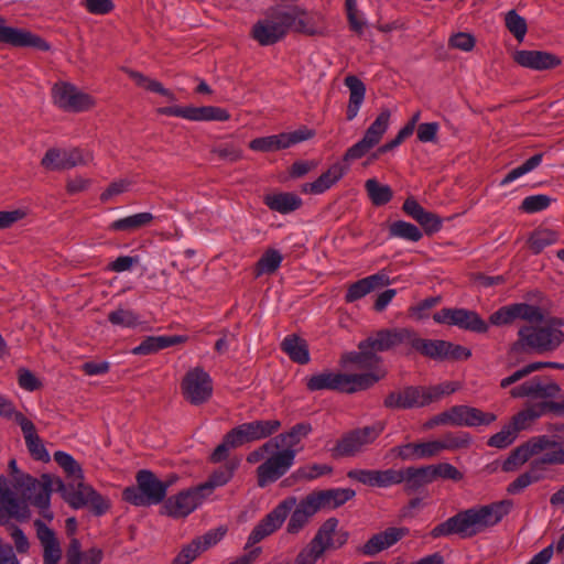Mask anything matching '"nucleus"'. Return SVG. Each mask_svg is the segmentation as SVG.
Segmentation results:
<instances>
[{
  "instance_id": "f704fd0d",
  "label": "nucleus",
  "mask_w": 564,
  "mask_h": 564,
  "mask_svg": "<svg viewBox=\"0 0 564 564\" xmlns=\"http://www.w3.org/2000/svg\"><path fill=\"white\" fill-rule=\"evenodd\" d=\"M409 345L424 357L436 361H445L447 340L443 339H424L411 329Z\"/></svg>"
},
{
  "instance_id": "603ef678",
  "label": "nucleus",
  "mask_w": 564,
  "mask_h": 564,
  "mask_svg": "<svg viewBox=\"0 0 564 564\" xmlns=\"http://www.w3.org/2000/svg\"><path fill=\"white\" fill-rule=\"evenodd\" d=\"M543 416L542 408L540 402L529 404L523 410L518 412L512 416L510 425L514 426L517 433L520 431L527 430L538 419Z\"/></svg>"
},
{
  "instance_id": "f03ea898",
  "label": "nucleus",
  "mask_w": 564,
  "mask_h": 564,
  "mask_svg": "<svg viewBox=\"0 0 564 564\" xmlns=\"http://www.w3.org/2000/svg\"><path fill=\"white\" fill-rule=\"evenodd\" d=\"M564 319L553 317L543 326L524 325L518 330V339L510 354H544L556 350L564 341Z\"/></svg>"
},
{
  "instance_id": "6e6d98bb",
  "label": "nucleus",
  "mask_w": 564,
  "mask_h": 564,
  "mask_svg": "<svg viewBox=\"0 0 564 564\" xmlns=\"http://www.w3.org/2000/svg\"><path fill=\"white\" fill-rule=\"evenodd\" d=\"M126 73L128 74V76L134 80V83L139 86V87H142L149 91H152V93H156V94H160L162 96H165L170 99H174V95L166 88L163 87V85L155 80V79H152V78H149L147 77L145 75H143L142 73L140 72H137V70H132V69H127Z\"/></svg>"
},
{
  "instance_id": "58836bf2",
  "label": "nucleus",
  "mask_w": 564,
  "mask_h": 564,
  "mask_svg": "<svg viewBox=\"0 0 564 564\" xmlns=\"http://www.w3.org/2000/svg\"><path fill=\"white\" fill-rule=\"evenodd\" d=\"M263 203L271 210L290 214L302 206V199L294 193H272L263 196Z\"/></svg>"
},
{
  "instance_id": "393cba45",
  "label": "nucleus",
  "mask_w": 564,
  "mask_h": 564,
  "mask_svg": "<svg viewBox=\"0 0 564 564\" xmlns=\"http://www.w3.org/2000/svg\"><path fill=\"white\" fill-rule=\"evenodd\" d=\"M37 539L43 547V564H58L62 558V549L54 531L42 520H35Z\"/></svg>"
},
{
  "instance_id": "69168bd1",
  "label": "nucleus",
  "mask_w": 564,
  "mask_h": 564,
  "mask_svg": "<svg viewBox=\"0 0 564 564\" xmlns=\"http://www.w3.org/2000/svg\"><path fill=\"white\" fill-rule=\"evenodd\" d=\"M108 321L116 326L134 327L139 324V316L132 310L119 307L108 314Z\"/></svg>"
},
{
  "instance_id": "864d4df0",
  "label": "nucleus",
  "mask_w": 564,
  "mask_h": 564,
  "mask_svg": "<svg viewBox=\"0 0 564 564\" xmlns=\"http://www.w3.org/2000/svg\"><path fill=\"white\" fill-rule=\"evenodd\" d=\"M365 189L370 202L375 206H383L388 204L392 197L393 192L387 184L379 183L376 178H369L365 182Z\"/></svg>"
},
{
  "instance_id": "c756f323",
  "label": "nucleus",
  "mask_w": 564,
  "mask_h": 564,
  "mask_svg": "<svg viewBox=\"0 0 564 564\" xmlns=\"http://www.w3.org/2000/svg\"><path fill=\"white\" fill-rule=\"evenodd\" d=\"M292 510L286 525V531L291 534L299 533L310 522L311 518L319 511L311 495L299 502L296 501Z\"/></svg>"
},
{
  "instance_id": "49530a36",
  "label": "nucleus",
  "mask_w": 564,
  "mask_h": 564,
  "mask_svg": "<svg viewBox=\"0 0 564 564\" xmlns=\"http://www.w3.org/2000/svg\"><path fill=\"white\" fill-rule=\"evenodd\" d=\"M402 474V482H404L405 490L414 492L425 485L433 482L430 466L422 467H408L400 469Z\"/></svg>"
},
{
  "instance_id": "7c9ffc66",
  "label": "nucleus",
  "mask_w": 564,
  "mask_h": 564,
  "mask_svg": "<svg viewBox=\"0 0 564 564\" xmlns=\"http://www.w3.org/2000/svg\"><path fill=\"white\" fill-rule=\"evenodd\" d=\"M364 345H366V339L358 344V351L345 352L340 358V365L343 367L355 365L358 369L379 370L378 365L381 362V357L370 346Z\"/></svg>"
},
{
  "instance_id": "13d9d810",
  "label": "nucleus",
  "mask_w": 564,
  "mask_h": 564,
  "mask_svg": "<svg viewBox=\"0 0 564 564\" xmlns=\"http://www.w3.org/2000/svg\"><path fill=\"white\" fill-rule=\"evenodd\" d=\"M543 159L542 153L534 154L530 159H528L523 164L512 169L510 172L506 174V176L500 181V186H507L510 183L514 182L519 177L528 174L529 172L536 169Z\"/></svg>"
},
{
  "instance_id": "bf43d9fd",
  "label": "nucleus",
  "mask_w": 564,
  "mask_h": 564,
  "mask_svg": "<svg viewBox=\"0 0 564 564\" xmlns=\"http://www.w3.org/2000/svg\"><path fill=\"white\" fill-rule=\"evenodd\" d=\"M557 234L551 229L535 230L529 238V247L533 253H540L544 248L557 241Z\"/></svg>"
},
{
  "instance_id": "9b49d317",
  "label": "nucleus",
  "mask_w": 564,
  "mask_h": 564,
  "mask_svg": "<svg viewBox=\"0 0 564 564\" xmlns=\"http://www.w3.org/2000/svg\"><path fill=\"white\" fill-rule=\"evenodd\" d=\"M91 160L93 155L89 152H84L78 148H52L46 151L41 164L44 169L50 171H64L79 165H86Z\"/></svg>"
},
{
  "instance_id": "412c9836",
  "label": "nucleus",
  "mask_w": 564,
  "mask_h": 564,
  "mask_svg": "<svg viewBox=\"0 0 564 564\" xmlns=\"http://www.w3.org/2000/svg\"><path fill=\"white\" fill-rule=\"evenodd\" d=\"M411 328L381 329L366 339V347L370 346L373 351L382 352L401 345H409Z\"/></svg>"
},
{
  "instance_id": "9d476101",
  "label": "nucleus",
  "mask_w": 564,
  "mask_h": 564,
  "mask_svg": "<svg viewBox=\"0 0 564 564\" xmlns=\"http://www.w3.org/2000/svg\"><path fill=\"white\" fill-rule=\"evenodd\" d=\"M437 324L457 326L460 329L478 334L488 330V324L475 311L466 308H442L433 315Z\"/></svg>"
},
{
  "instance_id": "e2e57ef3",
  "label": "nucleus",
  "mask_w": 564,
  "mask_h": 564,
  "mask_svg": "<svg viewBox=\"0 0 564 564\" xmlns=\"http://www.w3.org/2000/svg\"><path fill=\"white\" fill-rule=\"evenodd\" d=\"M505 23L508 31L518 40L522 41L527 34L528 26L525 19L517 13L516 10H510L506 13Z\"/></svg>"
},
{
  "instance_id": "2f4dec72",
  "label": "nucleus",
  "mask_w": 564,
  "mask_h": 564,
  "mask_svg": "<svg viewBox=\"0 0 564 564\" xmlns=\"http://www.w3.org/2000/svg\"><path fill=\"white\" fill-rule=\"evenodd\" d=\"M54 490V478L48 474L41 475V485L35 491H32L25 498L30 502L40 509L41 514L47 521L53 519V512L50 509L51 496Z\"/></svg>"
},
{
  "instance_id": "e433bc0d",
  "label": "nucleus",
  "mask_w": 564,
  "mask_h": 564,
  "mask_svg": "<svg viewBox=\"0 0 564 564\" xmlns=\"http://www.w3.org/2000/svg\"><path fill=\"white\" fill-rule=\"evenodd\" d=\"M286 12L293 13L296 17L295 24L292 26L296 32L307 35H323L325 33V28L322 23L323 18L319 13H307L296 7L286 10Z\"/></svg>"
},
{
  "instance_id": "bb28decb",
  "label": "nucleus",
  "mask_w": 564,
  "mask_h": 564,
  "mask_svg": "<svg viewBox=\"0 0 564 564\" xmlns=\"http://www.w3.org/2000/svg\"><path fill=\"white\" fill-rule=\"evenodd\" d=\"M348 167L341 163H334L329 169L321 174L314 182L304 183L301 192L304 194L319 195L333 187L347 173Z\"/></svg>"
},
{
  "instance_id": "79ce46f5",
  "label": "nucleus",
  "mask_w": 564,
  "mask_h": 564,
  "mask_svg": "<svg viewBox=\"0 0 564 564\" xmlns=\"http://www.w3.org/2000/svg\"><path fill=\"white\" fill-rule=\"evenodd\" d=\"M386 376L384 370H370L365 373H344V392L354 393L366 390Z\"/></svg>"
},
{
  "instance_id": "39448f33",
  "label": "nucleus",
  "mask_w": 564,
  "mask_h": 564,
  "mask_svg": "<svg viewBox=\"0 0 564 564\" xmlns=\"http://www.w3.org/2000/svg\"><path fill=\"white\" fill-rule=\"evenodd\" d=\"M54 485L63 499L74 509L88 507L95 516H102L110 507L107 499L82 480L65 485L59 478H54Z\"/></svg>"
},
{
  "instance_id": "473e14b6",
  "label": "nucleus",
  "mask_w": 564,
  "mask_h": 564,
  "mask_svg": "<svg viewBox=\"0 0 564 564\" xmlns=\"http://www.w3.org/2000/svg\"><path fill=\"white\" fill-rule=\"evenodd\" d=\"M315 501L318 510L336 509L345 505L356 496V491L350 488H332L314 491L310 494Z\"/></svg>"
},
{
  "instance_id": "5701e85b",
  "label": "nucleus",
  "mask_w": 564,
  "mask_h": 564,
  "mask_svg": "<svg viewBox=\"0 0 564 564\" xmlns=\"http://www.w3.org/2000/svg\"><path fill=\"white\" fill-rule=\"evenodd\" d=\"M406 528L391 527L382 532L373 534L360 549L359 551L367 556H373L390 546L394 545L403 536L408 534Z\"/></svg>"
},
{
  "instance_id": "1a4fd4ad",
  "label": "nucleus",
  "mask_w": 564,
  "mask_h": 564,
  "mask_svg": "<svg viewBox=\"0 0 564 564\" xmlns=\"http://www.w3.org/2000/svg\"><path fill=\"white\" fill-rule=\"evenodd\" d=\"M52 95L55 105L64 111L83 112L95 106V99L90 95L68 83L55 84Z\"/></svg>"
},
{
  "instance_id": "cd10ccee",
  "label": "nucleus",
  "mask_w": 564,
  "mask_h": 564,
  "mask_svg": "<svg viewBox=\"0 0 564 564\" xmlns=\"http://www.w3.org/2000/svg\"><path fill=\"white\" fill-rule=\"evenodd\" d=\"M15 420L21 427L30 455L35 460L48 462L50 454L46 451L42 440L37 435L33 422L25 417L23 414H18Z\"/></svg>"
},
{
  "instance_id": "f8f14e48",
  "label": "nucleus",
  "mask_w": 564,
  "mask_h": 564,
  "mask_svg": "<svg viewBox=\"0 0 564 564\" xmlns=\"http://www.w3.org/2000/svg\"><path fill=\"white\" fill-rule=\"evenodd\" d=\"M184 398L194 405L205 403L213 393L210 376L200 367L191 369L182 382Z\"/></svg>"
},
{
  "instance_id": "37998d69",
  "label": "nucleus",
  "mask_w": 564,
  "mask_h": 564,
  "mask_svg": "<svg viewBox=\"0 0 564 564\" xmlns=\"http://www.w3.org/2000/svg\"><path fill=\"white\" fill-rule=\"evenodd\" d=\"M239 464L240 459L238 458L228 462L223 467L216 469L205 482L198 485L206 497L212 495L216 488L228 484L234 477Z\"/></svg>"
},
{
  "instance_id": "c9c22d12",
  "label": "nucleus",
  "mask_w": 564,
  "mask_h": 564,
  "mask_svg": "<svg viewBox=\"0 0 564 564\" xmlns=\"http://www.w3.org/2000/svg\"><path fill=\"white\" fill-rule=\"evenodd\" d=\"M281 426L279 420H259L238 425L246 443L259 441L271 436Z\"/></svg>"
},
{
  "instance_id": "4be33fe9",
  "label": "nucleus",
  "mask_w": 564,
  "mask_h": 564,
  "mask_svg": "<svg viewBox=\"0 0 564 564\" xmlns=\"http://www.w3.org/2000/svg\"><path fill=\"white\" fill-rule=\"evenodd\" d=\"M513 61L522 67L533 70L552 69L561 65V58L545 51L521 50L513 54Z\"/></svg>"
},
{
  "instance_id": "f257e3e1",
  "label": "nucleus",
  "mask_w": 564,
  "mask_h": 564,
  "mask_svg": "<svg viewBox=\"0 0 564 564\" xmlns=\"http://www.w3.org/2000/svg\"><path fill=\"white\" fill-rule=\"evenodd\" d=\"M513 507L511 500H500L488 505H478L462 510L447 520L435 525L430 535L438 539L458 535L460 539H470L487 532L508 516Z\"/></svg>"
},
{
  "instance_id": "72a5a7b5",
  "label": "nucleus",
  "mask_w": 564,
  "mask_h": 564,
  "mask_svg": "<svg viewBox=\"0 0 564 564\" xmlns=\"http://www.w3.org/2000/svg\"><path fill=\"white\" fill-rule=\"evenodd\" d=\"M387 284H389V278L384 273H376L366 276L349 285L345 295V301L347 303H352L362 299L373 290Z\"/></svg>"
},
{
  "instance_id": "f3484780",
  "label": "nucleus",
  "mask_w": 564,
  "mask_h": 564,
  "mask_svg": "<svg viewBox=\"0 0 564 564\" xmlns=\"http://www.w3.org/2000/svg\"><path fill=\"white\" fill-rule=\"evenodd\" d=\"M0 43L15 47H34L43 52L51 50V45L44 39L23 29L7 26L4 19L1 17Z\"/></svg>"
},
{
  "instance_id": "dca6fc26",
  "label": "nucleus",
  "mask_w": 564,
  "mask_h": 564,
  "mask_svg": "<svg viewBox=\"0 0 564 564\" xmlns=\"http://www.w3.org/2000/svg\"><path fill=\"white\" fill-rule=\"evenodd\" d=\"M206 498L199 486L170 497L163 505L164 512L173 518H184L200 506Z\"/></svg>"
},
{
  "instance_id": "a19ab883",
  "label": "nucleus",
  "mask_w": 564,
  "mask_h": 564,
  "mask_svg": "<svg viewBox=\"0 0 564 564\" xmlns=\"http://www.w3.org/2000/svg\"><path fill=\"white\" fill-rule=\"evenodd\" d=\"M312 430L311 423L301 422L292 426L290 431L281 433L272 440L275 441L276 449H296L295 447L310 435Z\"/></svg>"
},
{
  "instance_id": "7ed1b4c3",
  "label": "nucleus",
  "mask_w": 564,
  "mask_h": 564,
  "mask_svg": "<svg viewBox=\"0 0 564 564\" xmlns=\"http://www.w3.org/2000/svg\"><path fill=\"white\" fill-rule=\"evenodd\" d=\"M137 486L127 487L123 492V499L137 507H149L161 503L171 481L160 480L154 473L148 469H141L135 476Z\"/></svg>"
},
{
  "instance_id": "ea45409f",
  "label": "nucleus",
  "mask_w": 564,
  "mask_h": 564,
  "mask_svg": "<svg viewBox=\"0 0 564 564\" xmlns=\"http://www.w3.org/2000/svg\"><path fill=\"white\" fill-rule=\"evenodd\" d=\"M310 391L336 390L344 392V373L323 371L306 378Z\"/></svg>"
},
{
  "instance_id": "a18cd8bd",
  "label": "nucleus",
  "mask_w": 564,
  "mask_h": 564,
  "mask_svg": "<svg viewBox=\"0 0 564 564\" xmlns=\"http://www.w3.org/2000/svg\"><path fill=\"white\" fill-rule=\"evenodd\" d=\"M345 86L349 89L347 120L350 121L356 118L364 102L366 95V86L357 76L354 75H349L345 78Z\"/></svg>"
},
{
  "instance_id": "8fccbe9b",
  "label": "nucleus",
  "mask_w": 564,
  "mask_h": 564,
  "mask_svg": "<svg viewBox=\"0 0 564 564\" xmlns=\"http://www.w3.org/2000/svg\"><path fill=\"white\" fill-rule=\"evenodd\" d=\"M154 216L149 212L133 214L112 221L109 225L111 231H135L140 228L148 227L153 221Z\"/></svg>"
},
{
  "instance_id": "4d7b16f0",
  "label": "nucleus",
  "mask_w": 564,
  "mask_h": 564,
  "mask_svg": "<svg viewBox=\"0 0 564 564\" xmlns=\"http://www.w3.org/2000/svg\"><path fill=\"white\" fill-rule=\"evenodd\" d=\"M389 236L416 242L422 238L421 230L413 224L403 220L394 221L389 227Z\"/></svg>"
},
{
  "instance_id": "a878e982",
  "label": "nucleus",
  "mask_w": 564,
  "mask_h": 564,
  "mask_svg": "<svg viewBox=\"0 0 564 564\" xmlns=\"http://www.w3.org/2000/svg\"><path fill=\"white\" fill-rule=\"evenodd\" d=\"M390 455L401 460H419L434 457L438 452L436 441H429L394 446L390 449Z\"/></svg>"
},
{
  "instance_id": "0eeeda50",
  "label": "nucleus",
  "mask_w": 564,
  "mask_h": 564,
  "mask_svg": "<svg viewBox=\"0 0 564 564\" xmlns=\"http://www.w3.org/2000/svg\"><path fill=\"white\" fill-rule=\"evenodd\" d=\"M296 503V497L290 496L283 499L279 505L273 508L257 525L252 529L248 536L246 547L252 546L264 538L274 533L281 528L288 514Z\"/></svg>"
},
{
  "instance_id": "aec40b11",
  "label": "nucleus",
  "mask_w": 564,
  "mask_h": 564,
  "mask_svg": "<svg viewBox=\"0 0 564 564\" xmlns=\"http://www.w3.org/2000/svg\"><path fill=\"white\" fill-rule=\"evenodd\" d=\"M451 425L476 427L480 425H490L497 420V415L491 412H484L480 409L469 405H454L448 409Z\"/></svg>"
},
{
  "instance_id": "de8ad7c7",
  "label": "nucleus",
  "mask_w": 564,
  "mask_h": 564,
  "mask_svg": "<svg viewBox=\"0 0 564 564\" xmlns=\"http://www.w3.org/2000/svg\"><path fill=\"white\" fill-rule=\"evenodd\" d=\"M435 441L440 454L443 451L456 452L468 449L473 444V436L466 431L447 432Z\"/></svg>"
},
{
  "instance_id": "680f3d73",
  "label": "nucleus",
  "mask_w": 564,
  "mask_h": 564,
  "mask_svg": "<svg viewBox=\"0 0 564 564\" xmlns=\"http://www.w3.org/2000/svg\"><path fill=\"white\" fill-rule=\"evenodd\" d=\"M332 471L333 468L327 464H311L297 468L292 476L297 480H312Z\"/></svg>"
},
{
  "instance_id": "052dcab7",
  "label": "nucleus",
  "mask_w": 564,
  "mask_h": 564,
  "mask_svg": "<svg viewBox=\"0 0 564 564\" xmlns=\"http://www.w3.org/2000/svg\"><path fill=\"white\" fill-rule=\"evenodd\" d=\"M54 460L64 469L67 476L74 480H83V469L72 455L57 451L54 453Z\"/></svg>"
},
{
  "instance_id": "6e6552de",
  "label": "nucleus",
  "mask_w": 564,
  "mask_h": 564,
  "mask_svg": "<svg viewBox=\"0 0 564 564\" xmlns=\"http://www.w3.org/2000/svg\"><path fill=\"white\" fill-rule=\"evenodd\" d=\"M297 449L276 452L267 458L257 468V481L260 488H264L269 484L275 482L284 476L293 466Z\"/></svg>"
},
{
  "instance_id": "b1692460",
  "label": "nucleus",
  "mask_w": 564,
  "mask_h": 564,
  "mask_svg": "<svg viewBox=\"0 0 564 564\" xmlns=\"http://www.w3.org/2000/svg\"><path fill=\"white\" fill-rule=\"evenodd\" d=\"M30 516L28 503L15 497L10 488H0V523L10 519L25 520Z\"/></svg>"
},
{
  "instance_id": "0e129e2a",
  "label": "nucleus",
  "mask_w": 564,
  "mask_h": 564,
  "mask_svg": "<svg viewBox=\"0 0 564 564\" xmlns=\"http://www.w3.org/2000/svg\"><path fill=\"white\" fill-rule=\"evenodd\" d=\"M459 387V383L455 381H445L436 386L425 387L427 404L440 401L443 397L454 393Z\"/></svg>"
},
{
  "instance_id": "3c124183",
  "label": "nucleus",
  "mask_w": 564,
  "mask_h": 564,
  "mask_svg": "<svg viewBox=\"0 0 564 564\" xmlns=\"http://www.w3.org/2000/svg\"><path fill=\"white\" fill-rule=\"evenodd\" d=\"M390 116H391L390 110L383 109L378 115L376 120L366 130L362 139L366 140V142H368L372 148L380 142L382 135L388 130L389 122H390Z\"/></svg>"
},
{
  "instance_id": "20e7f679",
  "label": "nucleus",
  "mask_w": 564,
  "mask_h": 564,
  "mask_svg": "<svg viewBox=\"0 0 564 564\" xmlns=\"http://www.w3.org/2000/svg\"><path fill=\"white\" fill-rule=\"evenodd\" d=\"M561 392V387L554 381L543 382L539 376L524 381L523 383L513 387L510 390V395L516 399H533L541 400L543 415L549 412L557 415L564 414V402H555L549 399L556 398Z\"/></svg>"
},
{
  "instance_id": "a211bd4d",
  "label": "nucleus",
  "mask_w": 564,
  "mask_h": 564,
  "mask_svg": "<svg viewBox=\"0 0 564 564\" xmlns=\"http://www.w3.org/2000/svg\"><path fill=\"white\" fill-rule=\"evenodd\" d=\"M424 386H408L399 391L390 392L383 400V405L391 410H406L429 405Z\"/></svg>"
},
{
  "instance_id": "5fc2aeb1",
  "label": "nucleus",
  "mask_w": 564,
  "mask_h": 564,
  "mask_svg": "<svg viewBox=\"0 0 564 564\" xmlns=\"http://www.w3.org/2000/svg\"><path fill=\"white\" fill-rule=\"evenodd\" d=\"M282 261L283 256L279 250L268 249L257 262V276L274 273L280 268Z\"/></svg>"
},
{
  "instance_id": "c85d7f7f",
  "label": "nucleus",
  "mask_w": 564,
  "mask_h": 564,
  "mask_svg": "<svg viewBox=\"0 0 564 564\" xmlns=\"http://www.w3.org/2000/svg\"><path fill=\"white\" fill-rule=\"evenodd\" d=\"M402 209L409 217L417 221L426 234L437 232L442 227L441 218L425 210L413 197H408L404 200Z\"/></svg>"
},
{
  "instance_id": "6ab92c4d",
  "label": "nucleus",
  "mask_w": 564,
  "mask_h": 564,
  "mask_svg": "<svg viewBox=\"0 0 564 564\" xmlns=\"http://www.w3.org/2000/svg\"><path fill=\"white\" fill-rule=\"evenodd\" d=\"M334 524L332 520H326L319 527L315 536L297 554L295 564H315L325 551L329 550V534L333 532Z\"/></svg>"
},
{
  "instance_id": "ddd939ff",
  "label": "nucleus",
  "mask_w": 564,
  "mask_h": 564,
  "mask_svg": "<svg viewBox=\"0 0 564 564\" xmlns=\"http://www.w3.org/2000/svg\"><path fill=\"white\" fill-rule=\"evenodd\" d=\"M314 134L313 130L301 128L292 132L256 138L250 141L249 148L257 152H275L310 140Z\"/></svg>"
},
{
  "instance_id": "c03bdc74",
  "label": "nucleus",
  "mask_w": 564,
  "mask_h": 564,
  "mask_svg": "<svg viewBox=\"0 0 564 564\" xmlns=\"http://www.w3.org/2000/svg\"><path fill=\"white\" fill-rule=\"evenodd\" d=\"M281 349L289 356V358L300 365L310 362V350L305 339L295 334L284 337L281 343Z\"/></svg>"
},
{
  "instance_id": "2eb2a0df",
  "label": "nucleus",
  "mask_w": 564,
  "mask_h": 564,
  "mask_svg": "<svg viewBox=\"0 0 564 564\" xmlns=\"http://www.w3.org/2000/svg\"><path fill=\"white\" fill-rule=\"evenodd\" d=\"M161 115L178 117L191 121H227L230 118V113L220 107L216 106H171L163 107L158 110Z\"/></svg>"
},
{
  "instance_id": "4468645a",
  "label": "nucleus",
  "mask_w": 564,
  "mask_h": 564,
  "mask_svg": "<svg viewBox=\"0 0 564 564\" xmlns=\"http://www.w3.org/2000/svg\"><path fill=\"white\" fill-rule=\"evenodd\" d=\"M383 425L378 423L371 426L356 429L345 434L337 443L336 451L340 456H354L366 446L372 444L383 431Z\"/></svg>"
},
{
  "instance_id": "09e8293b",
  "label": "nucleus",
  "mask_w": 564,
  "mask_h": 564,
  "mask_svg": "<svg viewBox=\"0 0 564 564\" xmlns=\"http://www.w3.org/2000/svg\"><path fill=\"white\" fill-rule=\"evenodd\" d=\"M9 470L12 477V485L17 491L23 497L28 496L41 485V477L34 478L33 476L21 471L18 468V463L14 458L9 462Z\"/></svg>"
},
{
  "instance_id": "423d86ee",
  "label": "nucleus",
  "mask_w": 564,
  "mask_h": 564,
  "mask_svg": "<svg viewBox=\"0 0 564 564\" xmlns=\"http://www.w3.org/2000/svg\"><path fill=\"white\" fill-rule=\"evenodd\" d=\"M296 17L286 10H278L263 19L258 20L251 30V36L262 46L273 45L285 37Z\"/></svg>"
},
{
  "instance_id": "4c0bfd02",
  "label": "nucleus",
  "mask_w": 564,
  "mask_h": 564,
  "mask_svg": "<svg viewBox=\"0 0 564 564\" xmlns=\"http://www.w3.org/2000/svg\"><path fill=\"white\" fill-rule=\"evenodd\" d=\"M186 337L180 335L172 336H148L138 346L132 349L133 355L147 356L155 354L164 348L184 343Z\"/></svg>"
},
{
  "instance_id": "774afa93",
  "label": "nucleus",
  "mask_w": 564,
  "mask_h": 564,
  "mask_svg": "<svg viewBox=\"0 0 564 564\" xmlns=\"http://www.w3.org/2000/svg\"><path fill=\"white\" fill-rule=\"evenodd\" d=\"M514 311V318H521L530 323H541L544 315L540 307L527 303L512 304Z\"/></svg>"
},
{
  "instance_id": "338daca9",
  "label": "nucleus",
  "mask_w": 564,
  "mask_h": 564,
  "mask_svg": "<svg viewBox=\"0 0 564 564\" xmlns=\"http://www.w3.org/2000/svg\"><path fill=\"white\" fill-rule=\"evenodd\" d=\"M518 436L514 426L510 423L505 425L501 431L494 434L487 442V445L496 448H506L511 445Z\"/></svg>"
}]
</instances>
